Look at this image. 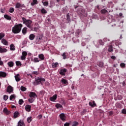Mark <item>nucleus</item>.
<instances>
[{
    "mask_svg": "<svg viewBox=\"0 0 126 126\" xmlns=\"http://www.w3.org/2000/svg\"><path fill=\"white\" fill-rule=\"evenodd\" d=\"M25 110L27 112H30L31 111V105H27L25 106Z\"/></svg>",
    "mask_w": 126,
    "mask_h": 126,
    "instance_id": "10",
    "label": "nucleus"
},
{
    "mask_svg": "<svg viewBox=\"0 0 126 126\" xmlns=\"http://www.w3.org/2000/svg\"><path fill=\"white\" fill-rule=\"evenodd\" d=\"M34 74H36L37 73V72H33Z\"/></svg>",
    "mask_w": 126,
    "mask_h": 126,
    "instance_id": "58",
    "label": "nucleus"
},
{
    "mask_svg": "<svg viewBox=\"0 0 126 126\" xmlns=\"http://www.w3.org/2000/svg\"><path fill=\"white\" fill-rule=\"evenodd\" d=\"M120 66L122 67H125L126 66V64L125 63H121L120 64Z\"/></svg>",
    "mask_w": 126,
    "mask_h": 126,
    "instance_id": "47",
    "label": "nucleus"
},
{
    "mask_svg": "<svg viewBox=\"0 0 126 126\" xmlns=\"http://www.w3.org/2000/svg\"><path fill=\"white\" fill-rule=\"evenodd\" d=\"M38 28H34L33 29V31H35V32H37L38 31Z\"/></svg>",
    "mask_w": 126,
    "mask_h": 126,
    "instance_id": "50",
    "label": "nucleus"
},
{
    "mask_svg": "<svg viewBox=\"0 0 126 126\" xmlns=\"http://www.w3.org/2000/svg\"><path fill=\"white\" fill-rule=\"evenodd\" d=\"M78 125H79V123H78V122H77L76 121H74V122H73L72 126H78Z\"/></svg>",
    "mask_w": 126,
    "mask_h": 126,
    "instance_id": "30",
    "label": "nucleus"
},
{
    "mask_svg": "<svg viewBox=\"0 0 126 126\" xmlns=\"http://www.w3.org/2000/svg\"><path fill=\"white\" fill-rule=\"evenodd\" d=\"M0 76L2 77H5V76H6V73L4 72H0Z\"/></svg>",
    "mask_w": 126,
    "mask_h": 126,
    "instance_id": "25",
    "label": "nucleus"
},
{
    "mask_svg": "<svg viewBox=\"0 0 126 126\" xmlns=\"http://www.w3.org/2000/svg\"><path fill=\"white\" fill-rule=\"evenodd\" d=\"M42 115H39L38 116L37 118H38V119H42Z\"/></svg>",
    "mask_w": 126,
    "mask_h": 126,
    "instance_id": "54",
    "label": "nucleus"
},
{
    "mask_svg": "<svg viewBox=\"0 0 126 126\" xmlns=\"http://www.w3.org/2000/svg\"><path fill=\"white\" fill-rule=\"evenodd\" d=\"M7 99H8V96H7V95H4L3 96V99L5 101H6L7 100Z\"/></svg>",
    "mask_w": 126,
    "mask_h": 126,
    "instance_id": "44",
    "label": "nucleus"
},
{
    "mask_svg": "<svg viewBox=\"0 0 126 126\" xmlns=\"http://www.w3.org/2000/svg\"><path fill=\"white\" fill-rule=\"evenodd\" d=\"M15 78L16 79V81H20V75L19 74H17L15 76Z\"/></svg>",
    "mask_w": 126,
    "mask_h": 126,
    "instance_id": "18",
    "label": "nucleus"
},
{
    "mask_svg": "<svg viewBox=\"0 0 126 126\" xmlns=\"http://www.w3.org/2000/svg\"><path fill=\"white\" fill-rule=\"evenodd\" d=\"M7 52V50L5 48H2L0 46V53H6Z\"/></svg>",
    "mask_w": 126,
    "mask_h": 126,
    "instance_id": "14",
    "label": "nucleus"
},
{
    "mask_svg": "<svg viewBox=\"0 0 126 126\" xmlns=\"http://www.w3.org/2000/svg\"><path fill=\"white\" fill-rule=\"evenodd\" d=\"M89 105L91 107H96V103H95V101H93V102H90Z\"/></svg>",
    "mask_w": 126,
    "mask_h": 126,
    "instance_id": "20",
    "label": "nucleus"
},
{
    "mask_svg": "<svg viewBox=\"0 0 126 126\" xmlns=\"http://www.w3.org/2000/svg\"><path fill=\"white\" fill-rule=\"evenodd\" d=\"M64 126H69V123H66L64 124Z\"/></svg>",
    "mask_w": 126,
    "mask_h": 126,
    "instance_id": "51",
    "label": "nucleus"
},
{
    "mask_svg": "<svg viewBox=\"0 0 126 126\" xmlns=\"http://www.w3.org/2000/svg\"><path fill=\"white\" fill-rule=\"evenodd\" d=\"M38 58L40 59V61H44L45 56H44V54H41L38 55Z\"/></svg>",
    "mask_w": 126,
    "mask_h": 126,
    "instance_id": "11",
    "label": "nucleus"
},
{
    "mask_svg": "<svg viewBox=\"0 0 126 126\" xmlns=\"http://www.w3.org/2000/svg\"><path fill=\"white\" fill-rule=\"evenodd\" d=\"M5 36V34L4 33H0V40H2V38H3Z\"/></svg>",
    "mask_w": 126,
    "mask_h": 126,
    "instance_id": "34",
    "label": "nucleus"
},
{
    "mask_svg": "<svg viewBox=\"0 0 126 126\" xmlns=\"http://www.w3.org/2000/svg\"><path fill=\"white\" fill-rule=\"evenodd\" d=\"M65 72H66L65 68L62 69L60 71V74H61V75H64V74H65Z\"/></svg>",
    "mask_w": 126,
    "mask_h": 126,
    "instance_id": "13",
    "label": "nucleus"
},
{
    "mask_svg": "<svg viewBox=\"0 0 126 126\" xmlns=\"http://www.w3.org/2000/svg\"><path fill=\"white\" fill-rule=\"evenodd\" d=\"M22 56L21 57V59L22 61H24V60H25L26 59V56H27V53L26 51H23L22 54Z\"/></svg>",
    "mask_w": 126,
    "mask_h": 126,
    "instance_id": "4",
    "label": "nucleus"
},
{
    "mask_svg": "<svg viewBox=\"0 0 126 126\" xmlns=\"http://www.w3.org/2000/svg\"><path fill=\"white\" fill-rule=\"evenodd\" d=\"M38 3V1L37 0H33L32 2L31 3L32 5H35V4H37Z\"/></svg>",
    "mask_w": 126,
    "mask_h": 126,
    "instance_id": "28",
    "label": "nucleus"
},
{
    "mask_svg": "<svg viewBox=\"0 0 126 126\" xmlns=\"http://www.w3.org/2000/svg\"><path fill=\"white\" fill-rule=\"evenodd\" d=\"M17 126H25L23 120H20L18 122Z\"/></svg>",
    "mask_w": 126,
    "mask_h": 126,
    "instance_id": "12",
    "label": "nucleus"
},
{
    "mask_svg": "<svg viewBox=\"0 0 126 126\" xmlns=\"http://www.w3.org/2000/svg\"><path fill=\"white\" fill-rule=\"evenodd\" d=\"M123 85L124 86H125L126 85V82H123Z\"/></svg>",
    "mask_w": 126,
    "mask_h": 126,
    "instance_id": "55",
    "label": "nucleus"
},
{
    "mask_svg": "<svg viewBox=\"0 0 126 126\" xmlns=\"http://www.w3.org/2000/svg\"><path fill=\"white\" fill-rule=\"evenodd\" d=\"M1 43L5 46H8V42H7V40L4 38H2L1 40Z\"/></svg>",
    "mask_w": 126,
    "mask_h": 126,
    "instance_id": "6",
    "label": "nucleus"
},
{
    "mask_svg": "<svg viewBox=\"0 0 126 126\" xmlns=\"http://www.w3.org/2000/svg\"><path fill=\"white\" fill-rule=\"evenodd\" d=\"M19 117V112L18 111H16L14 113V119H16V118H18Z\"/></svg>",
    "mask_w": 126,
    "mask_h": 126,
    "instance_id": "19",
    "label": "nucleus"
},
{
    "mask_svg": "<svg viewBox=\"0 0 126 126\" xmlns=\"http://www.w3.org/2000/svg\"><path fill=\"white\" fill-rule=\"evenodd\" d=\"M22 26L23 25L21 24L15 25L12 29V32H13L14 34H18V33H20Z\"/></svg>",
    "mask_w": 126,
    "mask_h": 126,
    "instance_id": "1",
    "label": "nucleus"
},
{
    "mask_svg": "<svg viewBox=\"0 0 126 126\" xmlns=\"http://www.w3.org/2000/svg\"><path fill=\"white\" fill-rule=\"evenodd\" d=\"M21 6V4L20 3H17L16 4V8H19Z\"/></svg>",
    "mask_w": 126,
    "mask_h": 126,
    "instance_id": "36",
    "label": "nucleus"
},
{
    "mask_svg": "<svg viewBox=\"0 0 126 126\" xmlns=\"http://www.w3.org/2000/svg\"><path fill=\"white\" fill-rule=\"evenodd\" d=\"M57 98H58V95H57V94H55L52 97H50V100L52 102H55V101L57 100Z\"/></svg>",
    "mask_w": 126,
    "mask_h": 126,
    "instance_id": "7",
    "label": "nucleus"
},
{
    "mask_svg": "<svg viewBox=\"0 0 126 126\" xmlns=\"http://www.w3.org/2000/svg\"><path fill=\"white\" fill-rule=\"evenodd\" d=\"M4 17L7 20H11V17L7 15H4Z\"/></svg>",
    "mask_w": 126,
    "mask_h": 126,
    "instance_id": "22",
    "label": "nucleus"
},
{
    "mask_svg": "<svg viewBox=\"0 0 126 126\" xmlns=\"http://www.w3.org/2000/svg\"><path fill=\"white\" fill-rule=\"evenodd\" d=\"M14 11V8L13 7H11L10 9L9 10V12H10L11 13H12Z\"/></svg>",
    "mask_w": 126,
    "mask_h": 126,
    "instance_id": "38",
    "label": "nucleus"
},
{
    "mask_svg": "<svg viewBox=\"0 0 126 126\" xmlns=\"http://www.w3.org/2000/svg\"><path fill=\"white\" fill-rule=\"evenodd\" d=\"M16 64L17 66H21L22 65L21 62L20 61H17L16 62Z\"/></svg>",
    "mask_w": 126,
    "mask_h": 126,
    "instance_id": "27",
    "label": "nucleus"
},
{
    "mask_svg": "<svg viewBox=\"0 0 126 126\" xmlns=\"http://www.w3.org/2000/svg\"><path fill=\"white\" fill-rule=\"evenodd\" d=\"M103 65H104V63L102 62H100L98 63V66L100 67H103Z\"/></svg>",
    "mask_w": 126,
    "mask_h": 126,
    "instance_id": "41",
    "label": "nucleus"
},
{
    "mask_svg": "<svg viewBox=\"0 0 126 126\" xmlns=\"http://www.w3.org/2000/svg\"><path fill=\"white\" fill-rule=\"evenodd\" d=\"M114 67H116V65H114Z\"/></svg>",
    "mask_w": 126,
    "mask_h": 126,
    "instance_id": "60",
    "label": "nucleus"
},
{
    "mask_svg": "<svg viewBox=\"0 0 126 126\" xmlns=\"http://www.w3.org/2000/svg\"><path fill=\"white\" fill-rule=\"evenodd\" d=\"M13 91V88L11 87V86H9L7 87V92H8V93H11Z\"/></svg>",
    "mask_w": 126,
    "mask_h": 126,
    "instance_id": "9",
    "label": "nucleus"
},
{
    "mask_svg": "<svg viewBox=\"0 0 126 126\" xmlns=\"http://www.w3.org/2000/svg\"><path fill=\"white\" fill-rule=\"evenodd\" d=\"M7 64L10 67H12L14 64V63H13L12 62H10L7 63Z\"/></svg>",
    "mask_w": 126,
    "mask_h": 126,
    "instance_id": "24",
    "label": "nucleus"
},
{
    "mask_svg": "<svg viewBox=\"0 0 126 126\" xmlns=\"http://www.w3.org/2000/svg\"><path fill=\"white\" fill-rule=\"evenodd\" d=\"M120 16H123V13H120Z\"/></svg>",
    "mask_w": 126,
    "mask_h": 126,
    "instance_id": "57",
    "label": "nucleus"
},
{
    "mask_svg": "<svg viewBox=\"0 0 126 126\" xmlns=\"http://www.w3.org/2000/svg\"><path fill=\"white\" fill-rule=\"evenodd\" d=\"M55 107H56V108L57 109H63V105H62L61 104H60V103H57L56 104V105H55Z\"/></svg>",
    "mask_w": 126,
    "mask_h": 126,
    "instance_id": "17",
    "label": "nucleus"
},
{
    "mask_svg": "<svg viewBox=\"0 0 126 126\" xmlns=\"http://www.w3.org/2000/svg\"><path fill=\"white\" fill-rule=\"evenodd\" d=\"M37 40H42V35H38L37 36Z\"/></svg>",
    "mask_w": 126,
    "mask_h": 126,
    "instance_id": "46",
    "label": "nucleus"
},
{
    "mask_svg": "<svg viewBox=\"0 0 126 126\" xmlns=\"http://www.w3.org/2000/svg\"><path fill=\"white\" fill-rule=\"evenodd\" d=\"M1 60V59L0 57V65H2L3 63L2 62Z\"/></svg>",
    "mask_w": 126,
    "mask_h": 126,
    "instance_id": "52",
    "label": "nucleus"
},
{
    "mask_svg": "<svg viewBox=\"0 0 126 126\" xmlns=\"http://www.w3.org/2000/svg\"><path fill=\"white\" fill-rule=\"evenodd\" d=\"M101 13H106L107 12V11L106 9H102L101 11Z\"/></svg>",
    "mask_w": 126,
    "mask_h": 126,
    "instance_id": "48",
    "label": "nucleus"
},
{
    "mask_svg": "<svg viewBox=\"0 0 126 126\" xmlns=\"http://www.w3.org/2000/svg\"><path fill=\"white\" fill-rule=\"evenodd\" d=\"M62 57H63V60H65V59H66V55H65V53H63Z\"/></svg>",
    "mask_w": 126,
    "mask_h": 126,
    "instance_id": "43",
    "label": "nucleus"
},
{
    "mask_svg": "<svg viewBox=\"0 0 126 126\" xmlns=\"http://www.w3.org/2000/svg\"><path fill=\"white\" fill-rule=\"evenodd\" d=\"M111 58L112 60H116V57H115V56H112Z\"/></svg>",
    "mask_w": 126,
    "mask_h": 126,
    "instance_id": "53",
    "label": "nucleus"
},
{
    "mask_svg": "<svg viewBox=\"0 0 126 126\" xmlns=\"http://www.w3.org/2000/svg\"><path fill=\"white\" fill-rule=\"evenodd\" d=\"M21 90L22 91H26V88L23 87V86H21Z\"/></svg>",
    "mask_w": 126,
    "mask_h": 126,
    "instance_id": "40",
    "label": "nucleus"
},
{
    "mask_svg": "<svg viewBox=\"0 0 126 126\" xmlns=\"http://www.w3.org/2000/svg\"><path fill=\"white\" fill-rule=\"evenodd\" d=\"M35 37H36V36L34 34L32 33L30 35L29 39L30 40H33L35 39Z\"/></svg>",
    "mask_w": 126,
    "mask_h": 126,
    "instance_id": "15",
    "label": "nucleus"
},
{
    "mask_svg": "<svg viewBox=\"0 0 126 126\" xmlns=\"http://www.w3.org/2000/svg\"><path fill=\"white\" fill-rule=\"evenodd\" d=\"M58 64H59V63H52V66L53 68H55V67H57L58 66Z\"/></svg>",
    "mask_w": 126,
    "mask_h": 126,
    "instance_id": "26",
    "label": "nucleus"
},
{
    "mask_svg": "<svg viewBox=\"0 0 126 126\" xmlns=\"http://www.w3.org/2000/svg\"><path fill=\"white\" fill-rule=\"evenodd\" d=\"M60 118L61 120L63 121V122H65L66 117H65V115H64V114L63 113H61L60 115Z\"/></svg>",
    "mask_w": 126,
    "mask_h": 126,
    "instance_id": "5",
    "label": "nucleus"
},
{
    "mask_svg": "<svg viewBox=\"0 0 126 126\" xmlns=\"http://www.w3.org/2000/svg\"><path fill=\"white\" fill-rule=\"evenodd\" d=\"M100 45H103V42H102V40H100Z\"/></svg>",
    "mask_w": 126,
    "mask_h": 126,
    "instance_id": "56",
    "label": "nucleus"
},
{
    "mask_svg": "<svg viewBox=\"0 0 126 126\" xmlns=\"http://www.w3.org/2000/svg\"><path fill=\"white\" fill-rule=\"evenodd\" d=\"M122 114H126V109H124L122 110Z\"/></svg>",
    "mask_w": 126,
    "mask_h": 126,
    "instance_id": "49",
    "label": "nucleus"
},
{
    "mask_svg": "<svg viewBox=\"0 0 126 126\" xmlns=\"http://www.w3.org/2000/svg\"><path fill=\"white\" fill-rule=\"evenodd\" d=\"M28 123H31L32 122V117H28L27 119Z\"/></svg>",
    "mask_w": 126,
    "mask_h": 126,
    "instance_id": "33",
    "label": "nucleus"
},
{
    "mask_svg": "<svg viewBox=\"0 0 126 126\" xmlns=\"http://www.w3.org/2000/svg\"><path fill=\"white\" fill-rule=\"evenodd\" d=\"M40 59H39V58H34L32 61L34 62V63H39V62H40Z\"/></svg>",
    "mask_w": 126,
    "mask_h": 126,
    "instance_id": "23",
    "label": "nucleus"
},
{
    "mask_svg": "<svg viewBox=\"0 0 126 126\" xmlns=\"http://www.w3.org/2000/svg\"><path fill=\"white\" fill-rule=\"evenodd\" d=\"M61 82L62 84H65L66 85L68 84V82H67V80L64 79H62L61 80Z\"/></svg>",
    "mask_w": 126,
    "mask_h": 126,
    "instance_id": "16",
    "label": "nucleus"
},
{
    "mask_svg": "<svg viewBox=\"0 0 126 126\" xmlns=\"http://www.w3.org/2000/svg\"><path fill=\"white\" fill-rule=\"evenodd\" d=\"M22 33L24 35H25L27 33V28L25 27L22 29Z\"/></svg>",
    "mask_w": 126,
    "mask_h": 126,
    "instance_id": "21",
    "label": "nucleus"
},
{
    "mask_svg": "<svg viewBox=\"0 0 126 126\" xmlns=\"http://www.w3.org/2000/svg\"><path fill=\"white\" fill-rule=\"evenodd\" d=\"M3 112L7 115H8V114H9V111H8V110H7V108H4Z\"/></svg>",
    "mask_w": 126,
    "mask_h": 126,
    "instance_id": "29",
    "label": "nucleus"
},
{
    "mask_svg": "<svg viewBox=\"0 0 126 126\" xmlns=\"http://www.w3.org/2000/svg\"><path fill=\"white\" fill-rule=\"evenodd\" d=\"M29 96L30 98H36L37 97V94L34 92H30Z\"/></svg>",
    "mask_w": 126,
    "mask_h": 126,
    "instance_id": "8",
    "label": "nucleus"
},
{
    "mask_svg": "<svg viewBox=\"0 0 126 126\" xmlns=\"http://www.w3.org/2000/svg\"><path fill=\"white\" fill-rule=\"evenodd\" d=\"M41 12L42 13H47V10L44 8H42L41 10Z\"/></svg>",
    "mask_w": 126,
    "mask_h": 126,
    "instance_id": "39",
    "label": "nucleus"
},
{
    "mask_svg": "<svg viewBox=\"0 0 126 126\" xmlns=\"http://www.w3.org/2000/svg\"><path fill=\"white\" fill-rule=\"evenodd\" d=\"M19 105H22V104H23V100L20 99L19 101Z\"/></svg>",
    "mask_w": 126,
    "mask_h": 126,
    "instance_id": "45",
    "label": "nucleus"
},
{
    "mask_svg": "<svg viewBox=\"0 0 126 126\" xmlns=\"http://www.w3.org/2000/svg\"><path fill=\"white\" fill-rule=\"evenodd\" d=\"M67 19H68V15H67Z\"/></svg>",
    "mask_w": 126,
    "mask_h": 126,
    "instance_id": "59",
    "label": "nucleus"
},
{
    "mask_svg": "<svg viewBox=\"0 0 126 126\" xmlns=\"http://www.w3.org/2000/svg\"><path fill=\"white\" fill-rule=\"evenodd\" d=\"M14 99H15V94H12L10 96V100H14Z\"/></svg>",
    "mask_w": 126,
    "mask_h": 126,
    "instance_id": "32",
    "label": "nucleus"
},
{
    "mask_svg": "<svg viewBox=\"0 0 126 126\" xmlns=\"http://www.w3.org/2000/svg\"><path fill=\"white\" fill-rule=\"evenodd\" d=\"M42 2L44 6H48L49 5V2L48 1L44 2V1H42Z\"/></svg>",
    "mask_w": 126,
    "mask_h": 126,
    "instance_id": "31",
    "label": "nucleus"
},
{
    "mask_svg": "<svg viewBox=\"0 0 126 126\" xmlns=\"http://www.w3.org/2000/svg\"><path fill=\"white\" fill-rule=\"evenodd\" d=\"M10 49L11 51H14V50H15V49L14 48V45H13V44H11L10 46Z\"/></svg>",
    "mask_w": 126,
    "mask_h": 126,
    "instance_id": "35",
    "label": "nucleus"
},
{
    "mask_svg": "<svg viewBox=\"0 0 126 126\" xmlns=\"http://www.w3.org/2000/svg\"><path fill=\"white\" fill-rule=\"evenodd\" d=\"M45 80L43 78H37L35 79V81L33 83L34 85H38V84H40V83H44L45 82Z\"/></svg>",
    "mask_w": 126,
    "mask_h": 126,
    "instance_id": "3",
    "label": "nucleus"
},
{
    "mask_svg": "<svg viewBox=\"0 0 126 126\" xmlns=\"http://www.w3.org/2000/svg\"><path fill=\"white\" fill-rule=\"evenodd\" d=\"M35 99L34 98H29V102L30 103H33V101H34Z\"/></svg>",
    "mask_w": 126,
    "mask_h": 126,
    "instance_id": "42",
    "label": "nucleus"
},
{
    "mask_svg": "<svg viewBox=\"0 0 126 126\" xmlns=\"http://www.w3.org/2000/svg\"><path fill=\"white\" fill-rule=\"evenodd\" d=\"M22 20L23 21L24 24H25L28 28H31V24H32V21L30 20H27L25 18H23Z\"/></svg>",
    "mask_w": 126,
    "mask_h": 126,
    "instance_id": "2",
    "label": "nucleus"
},
{
    "mask_svg": "<svg viewBox=\"0 0 126 126\" xmlns=\"http://www.w3.org/2000/svg\"><path fill=\"white\" fill-rule=\"evenodd\" d=\"M108 52H113V47L112 46H109Z\"/></svg>",
    "mask_w": 126,
    "mask_h": 126,
    "instance_id": "37",
    "label": "nucleus"
}]
</instances>
